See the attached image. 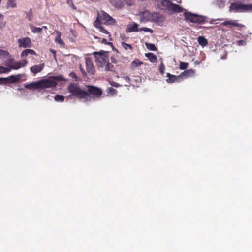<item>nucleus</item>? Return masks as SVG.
I'll return each mask as SVG.
<instances>
[{
  "label": "nucleus",
  "instance_id": "f257e3e1",
  "mask_svg": "<svg viewBox=\"0 0 252 252\" xmlns=\"http://www.w3.org/2000/svg\"><path fill=\"white\" fill-rule=\"evenodd\" d=\"M63 76H50L47 79L38 81L39 90L46 88L56 87L57 85V81H64Z\"/></svg>",
  "mask_w": 252,
  "mask_h": 252
},
{
  "label": "nucleus",
  "instance_id": "f03ea898",
  "mask_svg": "<svg viewBox=\"0 0 252 252\" xmlns=\"http://www.w3.org/2000/svg\"><path fill=\"white\" fill-rule=\"evenodd\" d=\"M68 91L71 94L69 95L76 97L79 99H85L88 95L87 91L81 89L77 83H71L67 87Z\"/></svg>",
  "mask_w": 252,
  "mask_h": 252
},
{
  "label": "nucleus",
  "instance_id": "7ed1b4c3",
  "mask_svg": "<svg viewBox=\"0 0 252 252\" xmlns=\"http://www.w3.org/2000/svg\"><path fill=\"white\" fill-rule=\"evenodd\" d=\"M184 15L186 21H189L193 23L202 24L207 22V17L205 16L193 14L189 12H185Z\"/></svg>",
  "mask_w": 252,
  "mask_h": 252
},
{
  "label": "nucleus",
  "instance_id": "20e7f679",
  "mask_svg": "<svg viewBox=\"0 0 252 252\" xmlns=\"http://www.w3.org/2000/svg\"><path fill=\"white\" fill-rule=\"evenodd\" d=\"M230 10H233L236 12H252V4H241L234 2L231 4Z\"/></svg>",
  "mask_w": 252,
  "mask_h": 252
},
{
  "label": "nucleus",
  "instance_id": "39448f33",
  "mask_svg": "<svg viewBox=\"0 0 252 252\" xmlns=\"http://www.w3.org/2000/svg\"><path fill=\"white\" fill-rule=\"evenodd\" d=\"M161 6L164 9L173 13H180L183 11V8L178 4L172 3L169 0H162Z\"/></svg>",
  "mask_w": 252,
  "mask_h": 252
},
{
  "label": "nucleus",
  "instance_id": "423d86ee",
  "mask_svg": "<svg viewBox=\"0 0 252 252\" xmlns=\"http://www.w3.org/2000/svg\"><path fill=\"white\" fill-rule=\"evenodd\" d=\"M104 53L105 52L103 51L93 53V54L94 56L97 65L99 67H104L107 62L109 61L107 56Z\"/></svg>",
  "mask_w": 252,
  "mask_h": 252
},
{
  "label": "nucleus",
  "instance_id": "0eeeda50",
  "mask_svg": "<svg viewBox=\"0 0 252 252\" xmlns=\"http://www.w3.org/2000/svg\"><path fill=\"white\" fill-rule=\"evenodd\" d=\"M97 18H99L100 21L103 22L105 24L115 25L116 24V20L103 10L100 13L98 12Z\"/></svg>",
  "mask_w": 252,
  "mask_h": 252
},
{
  "label": "nucleus",
  "instance_id": "6e6552de",
  "mask_svg": "<svg viewBox=\"0 0 252 252\" xmlns=\"http://www.w3.org/2000/svg\"><path fill=\"white\" fill-rule=\"evenodd\" d=\"M88 90L87 92L88 93V95L86 98H85V100H89L91 97L90 95H92L94 98L101 96L102 91L100 88L93 86H88Z\"/></svg>",
  "mask_w": 252,
  "mask_h": 252
},
{
  "label": "nucleus",
  "instance_id": "1a4fd4ad",
  "mask_svg": "<svg viewBox=\"0 0 252 252\" xmlns=\"http://www.w3.org/2000/svg\"><path fill=\"white\" fill-rule=\"evenodd\" d=\"M19 47L22 48H30L32 47V43L31 39L26 37L23 38H19L18 40Z\"/></svg>",
  "mask_w": 252,
  "mask_h": 252
},
{
  "label": "nucleus",
  "instance_id": "9d476101",
  "mask_svg": "<svg viewBox=\"0 0 252 252\" xmlns=\"http://www.w3.org/2000/svg\"><path fill=\"white\" fill-rule=\"evenodd\" d=\"M85 63L87 72L91 75L94 74L95 70L91 60L90 58H86Z\"/></svg>",
  "mask_w": 252,
  "mask_h": 252
},
{
  "label": "nucleus",
  "instance_id": "9b49d317",
  "mask_svg": "<svg viewBox=\"0 0 252 252\" xmlns=\"http://www.w3.org/2000/svg\"><path fill=\"white\" fill-rule=\"evenodd\" d=\"M28 63L27 60H23L21 62H14L11 63L9 67L13 69H18L22 67L25 66Z\"/></svg>",
  "mask_w": 252,
  "mask_h": 252
},
{
  "label": "nucleus",
  "instance_id": "f8f14e48",
  "mask_svg": "<svg viewBox=\"0 0 252 252\" xmlns=\"http://www.w3.org/2000/svg\"><path fill=\"white\" fill-rule=\"evenodd\" d=\"M140 22L146 23L150 21L151 12L148 10H145L141 12L139 14Z\"/></svg>",
  "mask_w": 252,
  "mask_h": 252
},
{
  "label": "nucleus",
  "instance_id": "ddd939ff",
  "mask_svg": "<svg viewBox=\"0 0 252 252\" xmlns=\"http://www.w3.org/2000/svg\"><path fill=\"white\" fill-rule=\"evenodd\" d=\"M163 21V16L156 12L151 13L150 21L155 23H158Z\"/></svg>",
  "mask_w": 252,
  "mask_h": 252
},
{
  "label": "nucleus",
  "instance_id": "4468645a",
  "mask_svg": "<svg viewBox=\"0 0 252 252\" xmlns=\"http://www.w3.org/2000/svg\"><path fill=\"white\" fill-rule=\"evenodd\" d=\"M94 26L96 28L98 29L102 33L105 34H109V32L106 30L103 26L101 25L100 19L96 18L94 23Z\"/></svg>",
  "mask_w": 252,
  "mask_h": 252
},
{
  "label": "nucleus",
  "instance_id": "2eb2a0df",
  "mask_svg": "<svg viewBox=\"0 0 252 252\" xmlns=\"http://www.w3.org/2000/svg\"><path fill=\"white\" fill-rule=\"evenodd\" d=\"M166 77H168V78L166 79V81L168 83H172L175 82H179V79L181 77L180 75L176 76L174 75H172L169 73H167Z\"/></svg>",
  "mask_w": 252,
  "mask_h": 252
},
{
  "label": "nucleus",
  "instance_id": "dca6fc26",
  "mask_svg": "<svg viewBox=\"0 0 252 252\" xmlns=\"http://www.w3.org/2000/svg\"><path fill=\"white\" fill-rule=\"evenodd\" d=\"M44 66V63L34 65L30 68V70L34 74H36L40 72L43 69Z\"/></svg>",
  "mask_w": 252,
  "mask_h": 252
},
{
  "label": "nucleus",
  "instance_id": "f3484780",
  "mask_svg": "<svg viewBox=\"0 0 252 252\" xmlns=\"http://www.w3.org/2000/svg\"><path fill=\"white\" fill-rule=\"evenodd\" d=\"M24 87L29 90H39V85L38 81L37 82H33L31 83L24 84Z\"/></svg>",
  "mask_w": 252,
  "mask_h": 252
},
{
  "label": "nucleus",
  "instance_id": "a211bd4d",
  "mask_svg": "<svg viewBox=\"0 0 252 252\" xmlns=\"http://www.w3.org/2000/svg\"><path fill=\"white\" fill-rule=\"evenodd\" d=\"M139 25L135 22H133L132 25H128L126 30L127 32H137L139 31L138 29Z\"/></svg>",
  "mask_w": 252,
  "mask_h": 252
},
{
  "label": "nucleus",
  "instance_id": "6ab92c4d",
  "mask_svg": "<svg viewBox=\"0 0 252 252\" xmlns=\"http://www.w3.org/2000/svg\"><path fill=\"white\" fill-rule=\"evenodd\" d=\"M21 75H11L7 77V83H15L18 82L20 79Z\"/></svg>",
  "mask_w": 252,
  "mask_h": 252
},
{
  "label": "nucleus",
  "instance_id": "aec40b11",
  "mask_svg": "<svg viewBox=\"0 0 252 252\" xmlns=\"http://www.w3.org/2000/svg\"><path fill=\"white\" fill-rule=\"evenodd\" d=\"M222 24L224 26H228L229 25H232L234 27H244V25L241 24H239L237 22V20H230V21H226L224 22Z\"/></svg>",
  "mask_w": 252,
  "mask_h": 252
},
{
  "label": "nucleus",
  "instance_id": "412c9836",
  "mask_svg": "<svg viewBox=\"0 0 252 252\" xmlns=\"http://www.w3.org/2000/svg\"><path fill=\"white\" fill-rule=\"evenodd\" d=\"M195 74V70L192 69H187L182 72L180 75V77H192Z\"/></svg>",
  "mask_w": 252,
  "mask_h": 252
},
{
  "label": "nucleus",
  "instance_id": "4be33fe9",
  "mask_svg": "<svg viewBox=\"0 0 252 252\" xmlns=\"http://www.w3.org/2000/svg\"><path fill=\"white\" fill-rule=\"evenodd\" d=\"M55 32L56 33V37L55 38V42L57 43H58L60 45H64V43L63 41L61 39V33L60 31L56 30Z\"/></svg>",
  "mask_w": 252,
  "mask_h": 252
},
{
  "label": "nucleus",
  "instance_id": "5701e85b",
  "mask_svg": "<svg viewBox=\"0 0 252 252\" xmlns=\"http://www.w3.org/2000/svg\"><path fill=\"white\" fill-rule=\"evenodd\" d=\"M145 56L147 57L150 61L152 63H155L157 60V56L152 53H147L145 54Z\"/></svg>",
  "mask_w": 252,
  "mask_h": 252
},
{
  "label": "nucleus",
  "instance_id": "b1692460",
  "mask_svg": "<svg viewBox=\"0 0 252 252\" xmlns=\"http://www.w3.org/2000/svg\"><path fill=\"white\" fill-rule=\"evenodd\" d=\"M197 40L199 44L202 47L205 46L208 44L207 39L203 36H199Z\"/></svg>",
  "mask_w": 252,
  "mask_h": 252
},
{
  "label": "nucleus",
  "instance_id": "393cba45",
  "mask_svg": "<svg viewBox=\"0 0 252 252\" xmlns=\"http://www.w3.org/2000/svg\"><path fill=\"white\" fill-rule=\"evenodd\" d=\"M104 67L105 71H110L112 72L115 71V68L114 66L113 65L111 64L109 61H108V62H107Z\"/></svg>",
  "mask_w": 252,
  "mask_h": 252
},
{
  "label": "nucleus",
  "instance_id": "a878e982",
  "mask_svg": "<svg viewBox=\"0 0 252 252\" xmlns=\"http://www.w3.org/2000/svg\"><path fill=\"white\" fill-rule=\"evenodd\" d=\"M143 63V62H141L140 60L136 59L132 62L131 65L133 67H135L138 66V65H142Z\"/></svg>",
  "mask_w": 252,
  "mask_h": 252
},
{
  "label": "nucleus",
  "instance_id": "bb28decb",
  "mask_svg": "<svg viewBox=\"0 0 252 252\" xmlns=\"http://www.w3.org/2000/svg\"><path fill=\"white\" fill-rule=\"evenodd\" d=\"M188 65V63L180 62L179 64V68L181 70H185L187 68Z\"/></svg>",
  "mask_w": 252,
  "mask_h": 252
},
{
  "label": "nucleus",
  "instance_id": "cd10ccee",
  "mask_svg": "<svg viewBox=\"0 0 252 252\" xmlns=\"http://www.w3.org/2000/svg\"><path fill=\"white\" fill-rule=\"evenodd\" d=\"M122 46L123 48H124L125 50H127V49H130L131 50H132L133 48L132 46L130 44L126 43L124 42H122L121 43Z\"/></svg>",
  "mask_w": 252,
  "mask_h": 252
},
{
  "label": "nucleus",
  "instance_id": "c85d7f7f",
  "mask_svg": "<svg viewBox=\"0 0 252 252\" xmlns=\"http://www.w3.org/2000/svg\"><path fill=\"white\" fill-rule=\"evenodd\" d=\"M32 32L33 33H40L42 31V28L39 27H31Z\"/></svg>",
  "mask_w": 252,
  "mask_h": 252
},
{
  "label": "nucleus",
  "instance_id": "c756f323",
  "mask_svg": "<svg viewBox=\"0 0 252 252\" xmlns=\"http://www.w3.org/2000/svg\"><path fill=\"white\" fill-rule=\"evenodd\" d=\"M165 69V67L164 65V63L162 62H161V63L159 66V71L162 75H163L164 74Z\"/></svg>",
  "mask_w": 252,
  "mask_h": 252
},
{
  "label": "nucleus",
  "instance_id": "7c9ffc66",
  "mask_svg": "<svg viewBox=\"0 0 252 252\" xmlns=\"http://www.w3.org/2000/svg\"><path fill=\"white\" fill-rule=\"evenodd\" d=\"M7 4L8 6L11 7H15L16 6V4L15 3V0H7Z\"/></svg>",
  "mask_w": 252,
  "mask_h": 252
},
{
  "label": "nucleus",
  "instance_id": "2f4dec72",
  "mask_svg": "<svg viewBox=\"0 0 252 252\" xmlns=\"http://www.w3.org/2000/svg\"><path fill=\"white\" fill-rule=\"evenodd\" d=\"M26 17L28 19V20L30 21H31L32 20V9L31 8L30 9V10L26 13Z\"/></svg>",
  "mask_w": 252,
  "mask_h": 252
},
{
  "label": "nucleus",
  "instance_id": "473e14b6",
  "mask_svg": "<svg viewBox=\"0 0 252 252\" xmlns=\"http://www.w3.org/2000/svg\"><path fill=\"white\" fill-rule=\"evenodd\" d=\"M146 46H147V48L150 50H151V51H156L157 48L155 46V45L153 44H151V43H150V44H147L146 43Z\"/></svg>",
  "mask_w": 252,
  "mask_h": 252
},
{
  "label": "nucleus",
  "instance_id": "72a5a7b5",
  "mask_svg": "<svg viewBox=\"0 0 252 252\" xmlns=\"http://www.w3.org/2000/svg\"><path fill=\"white\" fill-rule=\"evenodd\" d=\"M54 99L56 101L62 102L64 100V97L63 95H56L54 97Z\"/></svg>",
  "mask_w": 252,
  "mask_h": 252
},
{
  "label": "nucleus",
  "instance_id": "f704fd0d",
  "mask_svg": "<svg viewBox=\"0 0 252 252\" xmlns=\"http://www.w3.org/2000/svg\"><path fill=\"white\" fill-rule=\"evenodd\" d=\"M67 3L68 4V5L73 9L76 10L77 8L75 6V5L74 4L73 0H67Z\"/></svg>",
  "mask_w": 252,
  "mask_h": 252
},
{
  "label": "nucleus",
  "instance_id": "c9c22d12",
  "mask_svg": "<svg viewBox=\"0 0 252 252\" xmlns=\"http://www.w3.org/2000/svg\"><path fill=\"white\" fill-rule=\"evenodd\" d=\"M144 31L145 32H150L151 33H152L153 32V30L150 28H147V27H143V28H141L139 29V31Z\"/></svg>",
  "mask_w": 252,
  "mask_h": 252
},
{
  "label": "nucleus",
  "instance_id": "e433bc0d",
  "mask_svg": "<svg viewBox=\"0 0 252 252\" xmlns=\"http://www.w3.org/2000/svg\"><path fill=\"white\" fill-rule=\"evenodd\" d=\"M10 69H8L6 67H2L0 66V73H5L9 72L10 71Z\"/></svg>",
  "mask_w": 252,
  "mask_h": 252
},
{
  "label": "nucleus",
  "instance_id": "4c0bfd02",
  "mask_svg": "<svg viewBox=\"0 0 252 252\" xmlns=\"http://www.w3.org/2000/svg\"><path fill=\"white\" fill-rule=\"evenodd\" d=\"M7 83V78H0V84H6Z\"/></svg>",
  "mask_w": 252,
  "mask_h": 252
},
{
  "label": "nucleus",
  "instance_id": "58836bf2",
  "mask_svg": "<svg viewBox=\"0 0 252 252\" xmlns=\"http://www.w3.org/2000/svg\"><path fill=\"white\" fill-rule=\"evenodd\" d=\"M28 52V49L23 50L21 55V57H27L29 54Z\"/></svg>",
  "mask_w": 252,
  "mask_h": 252
},
{
  "label": "nucleus",
  "instance_id": "ea45409f",
  "mask_svg": "<svg viewBox=\"0 0 252 252\" xmlns=\"http://www.w3.org/2000/svg\"><path fill=\"white\" fill-rule=\"evenodd\" d=\"M123 6V2L120 0L115 4V6L117 8H121Z\"/></svg>",
  "mask_w": 252,
  "mask_h": 252
},
{
  "label": "nucleus",
  "instance_id": "a19ab883",
  "mask_svg": "<svg viewBox=\"0 0 252 252\" xmlns=\"http://www.w3.org/2000/svg\"><path fill=\"white\" fill-rule=\"evenodd\" d=\"M108 90L109 92H110V93H114L115 92H117L116 89H115L112 87L108 88Z\"/></svg>",
  "mask_w": 252,
  "mask_h": 252
},
{
  "label": "nucleus",
  "instance_id": "79ce46f5",
  "mask_svg": "<svg viewBox=\"0 0 252 252\" xmlns=\"http://www.w3.org/2000/svg\"><path fill=\"white\" fill-rule=\"evenodd\" d=\"M28 53H29V54H30L31 55H35L36 54L35 52L33 50L28 49Z\"/></svg>",
  "mask_w": 252,
  "mask_h": 252
},
{
  "label": "nucleus",
  "instance_id": "37998d69",
  "mask_svg": "<svg viewBox=\"0 0 252 252\" xmlns=\"http://www.w3.org/2000/svg\"><path fill=\"white\" fill-rule=\"evenodd\" d=\"M219 3L218 4L219 5V6L220 7H221V6H224V1H223L222 0H220V1H218Z\"/></svg>",
  "mask_w": 252,
  "mask_h": 252
},
{
  "label": "nucleus",
  "instance_id": "c03bdc74",
  "mask_svg": "<svg viewBox=\"0 0 252 252\" xmlns=\"http://www.w3.org/2000/svg\"><path fill=\"white\" fill-rule=\"evenodd\" d=\"M244 42H245V41H243V40H239V41H238V42H237V45H243V43H244Z\"/></svg>",
  "mask_w": 252,
  "mask_h": 252
},
{
  "label": "nucleus",
  "instance_id": "a18cd8bd",
  "mask_svg": "<svg viewBox=\"0 0 252 252\" xmlns=\"http://www.w3.org/2000/svg\"><path fill=\"white\" fill-rule=\"evenodd\" d=\"M80 70H81V72H82L83 76H85L86 75V73L84 69L80 67Z\"/></svg>",
  "mask_w": 252,
  "mask_h": 252
},
{
  "label": "nucleus",
  "instance_id": "49530a36",
  "mask_svg": "<svg viewBox=\"0 0 252 252\" xmlns=\"http://www.w3.org/2000/svg\"><path fill=\"white\" fill-rule=\"evenodd\" d=\"M69 75H70L71 77H72V78H75V79H76V78H77L76 75H75V73H70Z\"/></svg>",
  "mask_w": 252,
  "mask_h": 252
},
{
  "label": "nucleus",
  "instance_id": "de8ad7c7",
  "mask_svg": "<svg viewBox=\"0 0 252 252\" xmlns=\"http://www.w3.org/2000/svg\"><path fill=\"white\" fill-rule=\"evenodd\" d=\"M102 43L104 44H111L112 43L111 42L107 43V40L106 39L103 38L102 39Z\"/></svg>",
  "mask_w": 252,
  "mask_h": 252
},
{
  "label": "nucleus",
  "instance_id": "09e8293b",
  "mask_svg": "<svg viewBox=\"0 0 252 252\" xmlns=\"http://www.w3.org/2000/svg\"><path fill=\"white\" fill-rule=\"evenodd\" d=\"M3 16L0 14V20H3Z\"/></svg>",
  "mask_w": 252,
  "mask_h": 252
},
{
  "label": "nucleus",
  "instance_id": "8fccbe9b",
  "mask_svg": "<svg viewBox=\"0 0 252 252\" xmlns=\"http://www.w3.org/2000/svg\"><path fill=\"white\" fill-rule=\"evenodd\" d=\"M51 52H52V53H53L54 54H55V53H56V52H55V51H54V50H51Z\"/></svg>",
  "mask_w": 252,
  "mask_h": 252
},
{
  "label": "nucleus",
  "instance_id": "3c124183",
  "mask_svg": "<svg viewBox=\"0 0 252 252\" xmlns=\"http://www.w3.org/2000/svg\"><path fill=\"white\" fill-rule=\"evenodd\" d=\"M42 28H44L45 29H47V27L46 26H43Z\"/></svg>",
  "mask_w": 252,
  "mask_h": 252
},
{
  "label": "nucleus",
  "instance_id": "603ef678",
  "mask_svg": "<svg viewBox=\"0 0 252 252\" xmlns=\"http://www.w3.org/2000/svg\"><path fill=\"white\" fill-rule=\"evenodd\" d=\"M3 52H4V51L3 50H0V53H3Z\"/></svg>",
  "mask_w": 252,
  "mask_h": 252
},
{
  "label": "nucleus",
  "instance_id": "864d4df0",
  "mask_svg": "<svg viewBox=\"0 0 252 252\" xmlns=\"http://www.w3.org/2000/svg\"><path fill=\"white\" fill-rule=\"evenodd\" d=\"M0 1H1V0H0Z\"/></svg>",
  "mask_w": 252,
  "mask_h": 252
}]
</instances>
